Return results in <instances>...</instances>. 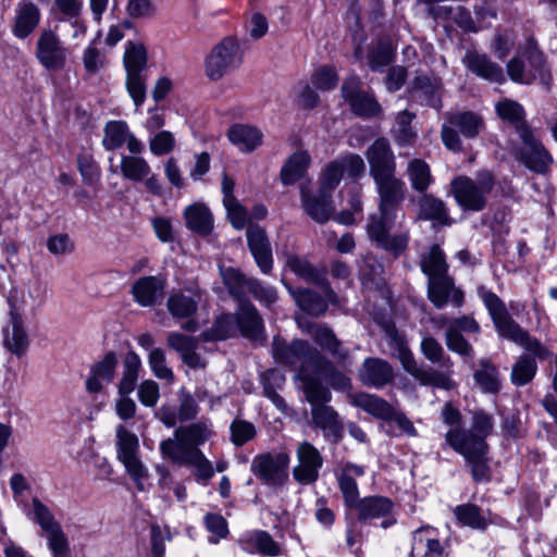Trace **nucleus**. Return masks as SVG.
Here are the masks:
<instances>
[{
  "instance_id": "obj_1",
  "label": "nucleus",
  "mask_w": 557,
  "mask_h": 557,
  "mask_svg": "<svg viewBox=\"0 0 557 557\" xmlns=\"http://www.w3.org/2000/svg\"><path fill=\"white\" fill-rule=\"evenodd\" d=\"M367 234L371 242L394 258L407 249L410 238L403 213L371 214L367 223Z\"/></svg>"
},
{
  "instance_id": "obj_2",
  "label": "nucleus",
  "mask_w": 557,
  "mask_h": 557,
  "mask_svg": "<svg viewBox=\"0 0 557 557\" xmlns=\"http://www.w3.org/2000/svg\"><path fill=\"white\" fill-rule=\"evenodd\" d=\"M27 519L36 524L46 541L51 557H71V542L52 510L38 497H33L25 510Z\"/></svg>"
},
{
  "instance_id": "obj_3",
  "label": "nucleus",
  "mask_w": 557,
  "mask_h": 557,
  "mask_svg": "<svg viewBox=\"0 0 557 557\" xmlns=\"http://www.w3.org/2000/svg\"><path fill=\"white\" fill-rule=\"evenodd\" d=\"M495 177L492 172L482 170L474 177L461 175L451 181L450 187L457 205L465 211H482L494 189Z\"/></svg>"
},
{
  "instance_id": "obj_4",
  "label": "nucleus",
  "mask_w": 557,
  "mask_h": 557,
  "mask_svg": "<svg viewBox=\"0 0 557 557\" xmlns=\"http://www.w3.org/2000/svg\"><path fill=\"white\" fill-rule=\"evenodd\" d=\"M507 74L512 82L523 85L532 84L536 79L545 85L550 82L544 55L531 40L522 52L508 61Z\"/></svg>"
},
{
  "instance_id": "obj_5",
  "label": "nucleus",
  "mask_w": 557,
  "mask_h": 557,
  "mask_svg": "<svg viewBox=\"0 0 557 557\" xmlns=\"http://www.w3.org/2000/svg\"><path fill=\"white\" fill-rule=\"evenodd\" d=\"M272 355L282 364L294 368L299 366V371L311 368L321 370L323 367H330L326 359L315 348L301 339L286 344L281 337L275 336L272 342Z\"/></svg>"
},
{
  "instance_id": "obj_6",
  "label": "nucleus",
  "mask_w": 557,
  "mask_h": 557,
  "mask_svg": "<svg viewBox=\"0 0 557 557\" xmlns=\"http://www.w3.org/2000/svg\"><path fill=\"white\" fill-rule=\"evenodd\" d=\"M117 459L125 467L126 472L134 481L139 492L147 491L149 472L138 456V437L125 426L116 428Z\"/></svg>"
},
{
  "instance_id": "obj_7",
  "label": "nucleus",
  "mask_w": 557,
  "mask_h": 557,
  "mask_svg": "<svg viewBox=\"0 0 557 557\" xmlns=\"http://www.w3.org/2000/svg\"><path fill=\"white\" fill-rule=\"evenodd\" d=\"M446 122L442 125L441 137L444 146L451 151L462 149L457 128L466 138H474L482 131L483 119L471 111H455L445 114Z\"/></svg>"
},
{
  "instance_id": "obj_8",
  "label": "nucleus",
  "mask_w": 557,
  "mask_h": 557,
  "mask_svg": "<svg viewBox=\"0 0 557 557\" xmlns=\"http://www.w3.org/2000/svg\"><path fill=\"white\" fill-rule=\"evenodd\" d=\"M243 62L239 44L227 37L218 44L206 59V74L211 81H219L236 70Z\"/></svg>"
},
{
  "instance_id": "obj_9",
  "label": "nucleus",
  "mask_w": 557,
  "mask_h": 557,
  "mask_svg": "<svg viewBox=\"0 0 557 557\" xmlns=\"http://www.w3.org/2000/svg\"><path fill=\"white\" fill-rule=\"evenodd\" d=\"M69 50L59 37L50 29H42L37 38L35 57L38 63L49 72H58L67 63Z\"/></svg>"
},
{
  "instance_id": "obj_10",
  "label": "nucleus",
  "mask_w": 557,
  "mask_h": 557,
  "mask_svg": "<svg viewBox=\"0 0 557 557\" xmlns=\"http://www.w3.org/2000/svg\"><path fill=\"white\" fill-rule=\"evenodd\" d=\"M290 458L286 453H267L253 457L251 472L270 486H282L288 480Z\"/></svg>"
},
{
  "instance_id": "obj_11",
  "label": "nucleus",
  "mask_w": 557,
  "mask_h": 557,
  "mask_svg": "<svg viewBox=\"0 0 557 557\" xmlns=\"http://www.w3.org/2000/svg\"><path fill=\"white\" fill-rule=\"evenodd\" d=\"M518 136L522 141L517 158L529 170L545 174L553 164V158L529 127L520 126Z\"/></svg>"
},
{
  "instance_id": "obj_12",
  "label": "nucleus",
  "mask_w": 557,
  "mask_h": 557,
  "mask_svg": "<svg viewBox=\"0 0 557 557\" xmlns=\"http://www.w3.org/2000/svg\"><path fill=\"white\" fill-rule=\"evenodd\" d=\"M456 453L461 455L467 463L471 467L472 478L475 482L487 481L490 478V467L487 459L488 446L482 440L470 438L466 445L451 434L448 438V445Z\"/></svg>"
},
{
  "instance_id": "obj_13",
  "label": "nucleus",
  "mask_w": 557,
  "mask_h": 557,
  "mask_svg": "<svg viewBox=\"0 0 557 557\" xmlns=\"http://www.w3.org/2000/svg\"><path fill=\"white\" fill-rule=\"evenodd\" d=\"M366 172L363 159L357 153H345L331 161L322 171V184L324 189H335L344 175L352 181H358Z\"/></svg>"
},
{
  "instance_id": "obj_14",
  "label": "nucleus",
  "mask_w": 557,
  "mask_h": 557,
  "mask_svg": "<svg viewBox=\"0 0 557 557\" xmlns=\"http://www.w3.org/2000/svg\"><path fill=\"white\" fill-rule=\"evenodd\" d=\"M200 301L201 293L199 290H177L169 296L166 308L170 314L181 322L182 329L195 332L198 330L199 324L194 315L198 310Z\"/></svg>"
},
{
  "instance_id": "obj_15",
  "label": "nucleus",
  "mask_w": 557,
  "mask_h": 557,
  "mask_svg": "<svg viewBox=\"0 0 557 557\" xmlns=\"http://www.w3.org/2000/svg\"><path fill=\"white\" fill-rule=\"evenodd\" d=\"M379 194V212L376 214H399L398 206L405 198L406 185L395 173L373 178Z\"/></svg>"
},
{
  "instance_id": "obj_16",
  "label": "nucleus",
  "mask_w": 557,
  "mask_h": 557,
  "mask_svg": "<svg viewBox=\"0 0 557 557\" xmlns=\"http://www.w3.org/2000/svg\"><path fill=\"white\" fill-rule=\"evenodd\" d=\"M296 456L298 463L293 470L294 479L302 485L314 483L323 466L320 451L312 444L302 442L296 449Z\"/></svg>"
},
{
  "instance_id": "obj_17",
  "label": "nucleus",
  "mask_w": 557,
  "mask_h": 557,
  "mask_svg": "<svg viewBox=\"0 0 557 557\" xmlns=\"http://www.w3.org/2000/svg\"><path fill=\"white\" fill-rule=\"evenodd\" d=\"M428 298L437 309H443L448 304L460 308L465 302L463 292L448 274L428 280Z\"/></svg>"
},
{
  "instance_id": "obj_18",
  "label": "nucleus",
  "mask_w": 557,
  "mask_h": 557,
  "mask_svg": "<svg viewBox=\"0 0 557 557\" xmlns=\"http://www.w3.org/2000/svg\"><path fill=\"white\" fill-rule=\"evenodd\" d=\"M41 11L32 0H20L14 8L11 33L17 39H26L38 27Z\"/></svg>"
},
{
  "instance_id": "obj_19",
  "label": "nucleus",
  "mask_w": 557,
  "mask_h": 557,
  "mask_svg": "<svg viewBox=\"0 0 557 557\" xmlns=\"http://www.w3.org/2000/svg\"><path fill=\"white\" fill-rule=\"evenodd\" d=\"M352 508L358 510L360 520L382 519L381 527L387 529L395 524L394 504L384 496H369L360 499Z\"/></svg>"
},
{
  "instance_id": "obj_20",
  "label": "nucleus",
  "mask_w": 557,
  "mask_h": 557,
  "mask_svg": "<svg viewBox=\"0 0 557 557\" xmlns=\"http://www.w3.org/2000/svg\"><path fill=\"white\" fill-rule=\"evenodd\" d=\"M335 189H324L322 184V176H320V187L315 195L307 191L305 186L300 188L301 203L306 213L315 222L324 223L329 221L334 212L332 203V193Z\"/></svg>"
},
{
  "instance_id": "obj_21",
  "label": "nucleus",
  "mask_w": 557,
  "mask_h": 557,
  "mask_svg": "<svg viewBox=\"0 0 557 557\" xmlns=\"http://www.w3.org/2000/svg\"><path fill=\"white\" fill-rule=\"evenodd\" d=\"M102 145L107 150H116L126 145L129 152L136 154L144 150V145L129 131L123 121H110L106 124Z\"/></svg>"
},
{
  "instance_id": "obj_22",
  "label": "nucleus",
  "mask_w": 557,
  "mask_h": 557,
  "mask_svg": "<svg viewBox=\"0 0 557 557\" xmlns=\"http://www.w3.org/2000/svg\"><path fill=\"white\" fill-rule=\"evenodd\" d=\"M366 156L372 178L396 173L395 156L386 138L381 137L375 139L368 148Z\"/></svg>"
},
{
  "instance_id": "obj_23",
  "label": "nucleus",
  "mask_w": 557,
  "mask_h": 557,
  "mask_svg": "<svg viewBox=\"0 0 557 557\" xmlns=\"http://www.w3.org/2000/svg\"><path fill=\"white\" fill-rule=\"evenodd\" d=\"M249 250L261 270L268 274L273 267L272 249L265 231L259 225H249L246 231Z\"/></svg>"
},
{
  "instance_id": "obj_24",
  "label": "nucleus",
  "mask_w": 557,
  "mask_h": 557,
  "mask_svg": "<svg viewBox=\"0 0 557 557\" xmlns=\"http://www.w3.org/2000/svg\"><path fill=\"white\" fill-rule=\"evenodd\" d=\"M240 549L247 554H260L268 557L281 555L280 545L262 530H249L242 533L237 540Z\"/></svg>"
},
{
  "instance_id": "obj_25",
  "label": "nucleus",
  "mask_w": 557,
  "mask_h": 557,
  "mask_svg": "<svg viewBox=\"0 0 557 557\" xmlns=\"http://www.w3.org/2000/svg\"><path fill=\"white\" fill-rule=\"evenodd\" d=\"M166 278L163 275L144 276L132 287V294L137 304L151 307L163 299Z\"/></svg>"
},
{
  "instance_id": "obj_26",
  "label": "nucleus",
  "mask_w": 557,
  "mask_h": 557,
  "mask_svg": "<svg viewBox=\"0 0 557 557\" xmlns=\"http://www.w3.org/2000/svg\"><path fill=\"white\" fill-rule=\"evenodd\" d=\"M117 364L116 355L113 351L107 352L103 358L95 362L89 370L86 380V389L88 393H100L109 385L115 375Z\"/></svg>"
},
{
  "instance_id": "obj_27",
  "label": "nucleus",
  "mask_w": 557,
  "mask_h": 557,
  "mask_svg": "<svg viewBox=\"0 0 557 557\" xmlns=\"http://www.w3.org/2000/svg\"><path fill=\"white\" fill-rule=\"evenodd\" d=\"M462 63L468 71L483 79L492 83L505 81L503 67L493 62L485 53L468 50L462 58Z\"/></svg>"
},
{
  "instance_id": "obj_28",
  "label": "nucleus",
  "mask_w": 557,
  "mask_h": 557,
  "mask_svg": "<svg viewBox=\"0 0 557 557\" xmlns=\"http://www.w3.org/2000/svg\"><path fill=\"white\" fill-rule=\"evenodd\" d=\"M494 426L493 416L485 412L484 410H475L472 413V423L470 430L465 429H450L445 434V443L448 445V438L451 434L456 436L461 444L466 445L470 442V438L482 440L486 442V437L492 433Z\"/></svg>"
},
{
  "instance_id": "obj_29",
  "label": "nucleus",
  "mask_w": 557,
  "mask_h": 557,
  "mask_svg": "<svg viewBox=\"0 0 557 557\" xmlns=\"http://www.w3.org/2000/svg\"><path fill=\"white\" fill-rule=\"evenodd\" d=\"M363 474L364 468L351 462L339 465L335 471L344 502L349 508H352L360 500L356 479L361 478Z\"/></svg>"
},
{
  "instance_id": "obj_30",
  "label": "nucleus",
  "mask_w": 557,
  "mask_h": 557,
  "mask_svg": "<svg viewBox=\"0 0 557 557\" xmlns=\"http://www.w3.org/2000/svg\"><path fill=\"white\" fill-rule=\"evenodd\" d=\"M359 379L368 387L382 388L394 380V370L383 359L367 358L359 370Z\"/></svg>"
},
{
  "instance_id": "obj_31",
  "label": "nucleus",
  "mask_w": 557,
  "mask_h": 557,
  "mask_svg": "<svg viewBox=\"0 0 557 557\" xmlns=\"http://www.w3.org/2000/svg\"><path fill=\"white\" fill-rule=\"evenodd\" d=\"M298 377L302 382V389L307 401L311 408L325 405L331 401L332 395L329 388L322 386L320 380L323 379L318 374L314 368L298 371Z\"/></svg>"
},
{
  "instance_id": "obj_32",
  "label": "nucleus",
  "mask_w": 557,
  "mask_h": 557,
  "mask_svg": "<svg viewBox=\"0 0 557 557\" xmlns=\"http://www.w3.org/2000/svg\"><path fill=\"white\" fill-rule=\"evenodd\" d=\"M262 132L248 124H234L227 131V138L240 152L248 153L262 144Z\"/></svg>"
},
{
  "instance_id": "obj_33",
  "label": "nucleus",
  "mask_w": 557,
  "mask_h": 557,
  "mask_svg": "<svg viewBox=\"0 0 557 557\" xmlns=\"http://www.w3.org/2000/svg\"><path fill=\"white\" fill-rule=\"evenodd\" d=\"M443 553L444 548L433 528L424 527L413 533L411 557H443Z\"/></svg>"
},
{
  "instance_id": "obj_34",
  "label": "nucleus",
  "mask_w": 557,
  "mask_h": 557,
  "mask_svg": "<svg viewBox=\"0 0 557 557\" xmlns=\"http://www.w3.org/2000/svg\"><path fill=\"white\" fill-rule=\"evenodd\" d=\"M287 265L292 272L304 281L312 284L323 285L326 298L330 302L334 304L337 300V295L330 287L329 283L324 281L323 275L306 259L299 257H289Z\"/></svg>"
},
{
  "instance_id": "obj_35",
  "label": "nucleus",
  "mask_w": 557,
  "mask_h": 557,
  "mask_svg": "<svg viewBox=\"0 0 557 557\" xmlns=\"http://www.w3.org/2000/svg\"><path fill=\"white\" fill-rule=\"evenodd\" d=\"M297 323L299 327L305 333L309 334L323 349L330 351L343 361L346 359L347 352L341 349V343L337 341L332 330L326 326L305 323L300 318H297Z\"/></svg>"
},
{
  "instance_id": "obj_36",
  "label": "nucleus",
  "mask_w": 557,
  "mask_h": 557,
  "mask_svg": "<svg viewBox=\"0 0 557 557\" xmlns=\"http://www.w3.org/2000/svg\"><path fill=\"white\" fill-rule=\"evenodd\" d=\"M388 345L394 349L397 358L399 359L404 370L412 375L416 380L420 376L422 371L421 367L418 366L413 354L407 345L405 337L398 333L395 327L387 330Z\"/></svg>"
},
{
  "instance_id": "obj_37",
  "label": "nucleus",
  "mask_w": 557,
  "mask_h": 557,
  "mask_svg": "<svg viewBox=\"0 0 557 557\" xmlns=\"http://www.w3.org/2000/svg\"><path fill=\"white\" fill-rule=\"evenodd\" d=\"M311 417L314 425L320 428L326 437L338 441L342 437L343 424L337 412L327 404L311 408Z\"/></svg>"
},
{
  "instance_id": "obj_38",
  "label": "nucleus",
  "mask_w": 557,
  "mask_h": 557,
  "mask_svg": "<svg viewBox=\"0 0 557 557\" xmlns=\"http://www.w3.org/2000/svg\"><path fill=\"white\" fill-rule=\"evenodd\" d=\"M442 82L436 76H418L414 79L412 95L429 107L440 109Z\"/></svg>"
},
{
  "instance_id": "obj_39",
  "label": "nucleus",
  "mask_w": 557,
  "mask_h": 557,
  "mask_svg": "<svg viewBox=\"0 0 557 557\" xmlns=\"http://www.w3.org/2000/svg\"><path fill=\"white\" fill-rule=\"evenodd\" d=\"M351 403L376 419L387 421L394 417V407L376 395L358 393L352 396Z\"/></svg>"
},
{
  "instance_id": "obj_40",
  "label": "nucleus",
  "mask_w": 557,
  "mask_h": 557,
  "mask_svg": "<svg viewBox=\"0 0 557 557\" xmlns=\"http://www.w3.org/2000/svg\"><path fill=\"white\" fill-rule=\"evenodd\" d=\"M311 163V157L306 150H297L287 158L281 169V181L283 185H293L307 172Z\"/></svg>"
},
{
  "instance_id": "obj_41",
  "label": "nucleus",
  "mask_w": 557,
  "mask_h": 557,
  "mask_svg": "<svg viewBox=\"0 0 557 557\" xmlns=\"http://www.w3.org/2000/svg\"><path fill=\"white\" fill-rule=\"evenodd\" d=\"M419 218L426 221H432L433 224L445 226L450 225L453 222L449 218L445 202L432 195H423L420 198Z\"/></svg>"
},
{
  "instance_id": "obj_42",
  "label": "nucleus",
  "mask_w": 557,
  "mask_h": 557,
  "mask_svg": "<svg viewBox=\"0 0 557 557\" xmlns=\"http://www.w3.org/2000/svg\"><path fill=\"white\" fill-rule=\"evenodd\" d=\"M199 448L193 447L183 435H175L160 443L161 454L178 465H186Z\"/></svg>"
},
{
  "instance_id": "obj_43",
  "label": "nucleus",
  "mask_w": 557,
  "mask_h": 557,
  "mask_svg": "<svg viewBox=\"0 0 557 557\" xmlns=\"http://www.w3.org/2000/svg\"><path fill=\"white\" fill-rule=\"evenodd\" d=\"M236 320L237 327L245 337L250 339L261 337L263 331L262 321L252 305L242 302Z\"/></svg>"
},
{
  "instance_id": "obj_44",
  "label": "nucleus",
  "mask_w": 557,
  "mask_h": 557,
  "mask_svg": "<svg viewBox=\"0 0 557 557\" xmlns=\"http://www.w3.org/2000/svg\"><path fill=\"white\" fill-rule=\"evenodd\" d=\"M473 373L475 384L483 393L497 394L502 388L498 369L487 359H481Z\"/></svg>"
},
{
  "instance_id": "obj_45",
  "label": "nucleus",
  "mask_w": 557,
  "mask_h": 557,
  "mask_svg": "<svg viewBox=\"0 0 557 557\" xmlns=\"http://www.w3.org/2000/svg\"><path fill=\"white\" fill-rule=\"evenodd\" d=\"M421 271L428 276V280L448 274V264L445 253L438 245L431 246L421 255Z\"/></svg>"
},
{
  "instance_id": "obj_46",
  "label": "nucleus",
  "mask_w": 557,
  "mask_h": 557,
  "mask_svg": "<svg viewBox=\"0 0 557 557\" xmlns=\"http://www.w3.org/2000/svg\"><path fill=\"white\" fill-rule=\"evenodd\" d=\"M285 286L304 312L314 317L325 312L327 304L319 294L307 288L295 289L287 284Z\"/></svg>"
},
{
  "instance_id": "obj_47",
  "label": "nucleus",
  "mask_w": 557,
  "mask_h": 557,
  "mask_svg": "<svg viewBox=\"0 0 557 557\" xmlns=\"http://www.w3.org/2000/svg\"><path fill=\"white\" fill-rule=\"evenodd\" d=\"M214 434L210 419H201L195 423L175 430V435H183V437L196 448L209 441Z\"/></svg>"
},
{
  "instance_id": "obj_48",
  "label": "nucleus",
  "mask_w": 557,
  "mask_h": 557,
  "mask_svg": "<svg viewBox=\"0 0 557 557\" xmlns=\"http://www.w3.org/2000/svg\"><path fill=\"white\" fill-rule=\"evenodd\" d=\"M186 225L191 231L201 235H207L213 226L212 214L209 209L200 203H195L185 210Z\"/></svg>"
},
{
  "instance_id": "obj_49",
  "label": "nucleus",
  "mask_w": 557,
  "mask_h": 557,
  "mask_svg": "<svg viewBox=\"0 0 557 557\" xmlns=\"http://www.w3.org/2000/svg\"><path fill=\"white\" fill-rule=\"evenodd\" d=\"M148 53L145 45L139 41L127 40L123 55V65L126 73H141L146 71Z\"/></svg>"
},
{
  "instance_id": "obj_50",
  "label": "nucleus",
  "mask_w": 557,
  "mask_h": 557,
  "mask_svg": "<svg viewBox=\"0 0 557 557\" xmlns=\"http://www.w3.org/2000/svg\"><path fill=\"white\" fill-rule=\"evenodd\" d=\"M123 376L119 383L120 396L129 395L136 386L141 368V360L136 352H128L123 364Z\"/></svg>"
},
{
  "instance_id": "obj_51",
  "label": "nucleus",
  "mask_w": 557,
  "mask_h": 557,
  "mask_svg": "<svg viewBox=\"0 0 557 557\" xmlns=\"http://www.w3.org/2000/svg\"><path fill=\"white\" fill-rule=\"evenodd\" d=\"M359 271L362 284L367 288L380 289L384 286L383 264L373 256L364 257Z\"/></svg>"
},
{
  "instance_id": "obj_52",
  "label": "nucleus",
  "mask_w": 557,
  "mask_h": 557,
  "mask_svg": "<svg viewBox=\"0 0 557 557\" xmlns=\"http://www.w3.org/2000/svg\"><path fill=\"white\" fill-rule=\"evenodd\" d=\"M120 168L123 177L134 182L144 181L150 174L147 161L136 156L122 154Z\"/></svg>"
},
{
  "instance_id": "obj_53",
  "label": "nucleus",
  "mask_w": 557,
  "mask_h": 557,
  "mask_svg": "<svg viewBox=\"0 0 557 557\" xmlns=\"http://www.w3.org/2000/svg\"><path fill=\"white\" fill-rule=\"evenodd\" d=\"M407 175L411 187L417 191H424L432 183V175L429 164L421 159H412L408 163Z\"/></svg>"
},
{
  "instance_id": "obj_54",
  "label": "nucleus",
  "mask_w": 557,
  "mask_h": 557,
  "mask_svg": "<svg viewBox=\"0 0 557 557\" xmlns=\"http://www.w3.org/2000/svg\"><path fill=\"white\" fill-rule=\"evenodd\" d=\"M537 371V364L534 358L529 355H521L512 366L511 382L513 385L523 386L531 382Z\"/></svg>"
},
{
  "instance_id": "obj_55",
  "label": "nucleus",
  "mask_w": 557,
  "mask_h": 557,
  "mask_svg": "<svg viewBox=\"0 0 557 557\" xmlns=\"http://www.w3.org/2000/svg\"><path fill=\"white\" fill-rule=\"evenodd\" d=\"M457 521L463 527L483 530L486 528V519L481 515L478 506L473 504L458 505L454 509Z\"/></svg>"
},
{
  "instance_id": "obj_56",
  "label": "nucleus",
  "mask_w": 557,
  "mask_h": 557,
  "mask_svg": "<svg viewBox=\"0 0 557 557\" xmlns=\"http://www.w3.org/2000/svg\"><path fill=\"white\" fill-rule=\"evenodd\" d=\"M4 342L8 348L15 355L22 356L28 347V337L17 318L12 319L11 330H7Z\"/></svg>"
},
{
  "instance_id": "obj_57",
  "label": "nucleus",
  "mask_w": 557,
  "mask_h": 557,
  "mask_svg": "<svg viewBox=\"0 0 557 557\" xmlns=\"http://www.w3.org/2000/svg\"><path fill=\"white\" fill-rule=\"evenodd\" d=\"M414 115L408 111H401L396 116L393 135L398 146L411 145L416 139V133L411 127Z\"/></svg>"
},
{
  "instance_id": "obj_58",
  "label": "nucleus",
  "mask_w": 557,
  "mask_h": 557,
  "mask_svg": "<svg viewBox=\"0 0 557 557\" xmlns=\"http://www.w3.org/2000/svg\"><path fill=\"white\" fill-rule=\"evenodd\" d=\"M493 322L502 337L507 338L516 344H519L523 338H525V334L528 332L512 320L508 311L498 318H495Z\"/></svg>"
},
{
  "instance_id": "obj_59",
  "label": "nucleus",
  "mask_w": 557,
  "mask_h": 557,
  "mask_svg": "<svg viewBox=\"0 0 557 557\" xmlns=\"http://www.w3.org/2000/svg\"><path fill=\"white\" fill-rule=\"evenodd\" d=\"M497 114L510 122L518 133L520 126L529 127L524 122V110L521 104L513 100H504L496 104Z\"/></svg>"
},
{
  "instance_id": "obj_60",
  "label": "nucleus",
  "mask_w": 557,
  "mask_h": 557,
  "mask_svg": "<svg viewBox=\"0 0 557 557\" xmlns=\"http://www.w3.org/2000/svg\"><path fill=\"white\" fill-rule=\"evenodd\" d=\"M237 330V320L236 317L232 314H222L220 315L209 334H206V339L212 341H222L233 336Z\"/></svg>"
},
{
  "instance_id": "obj_61",
  "label": "nucleus",
  "mask_w": 557,
  "mask_h": 557,
  "mask_svg": "<svg viewBox=\"0 0 557 557\" xmlns=\"http://www.w3.org/2000/svg\"><path fill=\"white\" fill-rule=\"evenodd\" d=\"M310 83L320 91H330L337 86L338 76L333 66L323 65L313 72Z\"/></svg>"
},
{
  "instance_id": "obj_62",
  "label": "nucleus",
  "mask_w": 557,
  "mask_h": 557,
  "mask_svg": "<svg viewBox=\"0 0 557 557\" xmlns=\"http://www.w3.org/2000/svg\"><path fill=\"white\" fill-rule=\"evenodd\" d=\"M126 89L135 107L140 108L146 100V75L141 73H126Z\"/></svg>"
},
{
  "instance_id": "obj_63",
  "label": "nucleus",
  "mask_w": 557,
  "mask_h": 557,
  "mask_svg": "<svg viewBox=\"0 0 557 557\" xmlns=\"http://www.w3.org/2000/svg\"><path fill=\"white\" fill-rule=\"evenodd\" d=\"M349 104L357 115L364 117H373L381 111L379 102L367 92L357 94V97L351 98Z\"/></svg>"
},
{
  "instance_id": "obj_64",
  "label": "nucleus",
  "mask_w": 557,
  "mask_h": 557,
  "mask_svg": "<svg viewBox=\"0 0 557 557\" xmlns=\"http://www.w3.org/2000/svg\"><path fill=\"white\" fill-rule=\"evenodd\" d=\"M220 273L225 286L228 292L239 298L247 290V282L250 278H246L242 273L233 268H220Z\"/></svg>"
}]
</instances>
